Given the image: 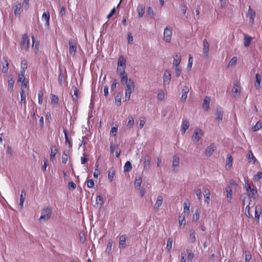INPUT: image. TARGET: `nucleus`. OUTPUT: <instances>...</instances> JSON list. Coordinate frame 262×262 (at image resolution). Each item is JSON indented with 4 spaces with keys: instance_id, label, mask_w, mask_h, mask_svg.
<instances>
[{
    "instance_id": "1",
    "label": "nucleus",
    "mask_w": 262,
    "mask_h": 262,
    "mask_svg": "<svg viewBox=\"0 0 262 262\" xmlns=\"http://www.w3.org/2000/svg\"><path fill=\"white\" fill-rule=\"evenodd\" d=\"M121 82L125 83V98L126 100H129L131 93L135 90V84L131 79H128L127 75L121 77Z\"/></svg>"
},
{
    "instance_id": "2",
    "label": "nucleus",
    "mask_w": 262,
    "mask_h": 262,
    "mask_svg": "<svg viewBox=\"0 0 262 262\" xmlns=\"http://www.w3.org/2000/svg\"><path fill=\"white\" fill-rule=\"evenodd\" d=\"M126 62V59L123 56H119L118 59L117 72L119 74L120 77L127 75L125 71Z\"/></svg>"
},
{
    "instance_id": "3",
    "label": "nucleus",
    "mask_w": 262,
    "mask_h": 262,
    "mask_svg": "<svg viewBox=\"0 0 262 262\" xmlns=\"http://www.w3.org/2000/svg\"><path fill=\"white\" fill-rule=\"evenodd\" d=\"M52 212L51 207L43 208L41 211V215L39 219L40 222H46L50 220Z\"/></svg>"
},
{
    "instance_id": "4",
    "label": "nucleus",
    "mask_w": 262,
    "mask_h": 262,
    "mask_svg": "<svg viewBox=\"0 0 262 262\" xmlns=\"http://www.w3.org/2000/svg\"><path fill=\"white\" fill-rule=\"evenodd\" d=\"M252 198L249 196L247 193H244L240 197V200L244 206H249L251 207H253L255 205V203L252 201Z\"/></svg>"
},
{
    "instance_id": "5",
    "label": "nucleus",
    "mask_w": 262,
    "mask_h": 262,
    "mask_svg": "<svg viewBox=\"0 0 262 262\" xmlns=\"http://www.w3.org/2000/svg\"><path fill=\"white\" fill-rule=\"evenodd\" d=\"M172 29L166 27L164 30L163 40L166 43H170L172 38Z\"/></svg>"
},
{
    "instance_id": "6",
    "label": "nucleus",
    "mask_w": 262,
    "mask_h": 262,
    "mask_svg": "<svg viewBox=\"0 0 262 262\" xmlns=\"http://www.w3.org/2000/svg\"><path fill=\"white\" fill-rule=\"evenodd\" d=\"M203 132L200 128H196L192 136V140L194 142H198L202 137Z\"/></svg>"
},
{
    "instance_id": "7",
    "label": "nucleus",
    "mask_w": 262,
    "mask_h": 262,
    "mask_svg": "<svg viewBox=\"0 0 262 262\" xmlns=\"http://www.w3.org/2000/svg\"><path fill=\"white\" fill-rule=\"evenodd\" d=\"M171 79V74L170 70H165L163 76V84L164 85L169 84L170 82Z\"/></svg>"
},
{
    "instance_id": "8",
    "label": "nucleus",
    "mask_w": 262,
    "mask_h": 262,
    "mask_svg": "<svg viewBox=\"0 0 262 262\" xmlns=\"http://www.w3.org/2000/svg\"><path fill=\"white\" fill-rule=\"evenodd\" d=\"M29 40L27 34H24L22 36V40L21 41V46L22 49L27 50L29 48Z\"/></svg>"
},
{
    "instance_id": "9",
    "label": "nucleus",
    "mask_w": 262,
    "mask_h": 262,
    "mask_svg": "<svg viewBox=\"0 0 262 262\" xmlns=\"http://www.w3.org/2000/svg\"><path fill=\"white\" fill-rule=\"evenodd\" d=\"M209 47L210 45L206 39H204L203 41V54L206 58L209 57Z\"/></svg>"
},
{
    "instance_id": "10",
    "label": "nucleus",
    "mask_w": 262,
    "mask_h": 262,
    "mask_svg": "<svg viewBox=\"0 0 262 262\" xmlns=\"http://www.w3.org/2000/svg\"><path fill=\"white\" fill-rule=\"evenodd\" d=\"M150 161L151 158L150 157L146 155L144 157V167L143 170L145 171H148L150 169Z\"/></svg>"
},
{
    "instance_id": "11",
    "label": "nucleus",
    "mask_w": 262,
    "mask_h": 262,
    "mask_svg": "<svg viewBox=\"0 0 262 262\" xmlns=\"http://www.w3.org/2000/svg\"><path fill=\"white\" fill-rule=\"evenodd\" d=\"M69 53L71 55H74L77 50L76 43L72 39L69 41Z\"/></svg>"
},
{
    "instance_id": "12",
    "label": "nucleus",
    "mask_w": 262,
    "mask_h": 262,
    "mask_svg": "<svg viewBox=\"0 0 262 262\" xmlns=\"http://www.w3.org/2000/svg\"><path fill=\"white\" fill-rule=\"evenodd\" d=\"M163 198L162 195H158L157 196V200L154 206V209L158 211L160 209L161 206H162V203H163Z\"/></svg>"
},
{
    "instance_id": "13",
    "label": "nucleus",
    "mask_w": 262,
    "mask_h": 262,
    "mask_svg": "<svg viewBox=\"0 0 262 262\" xmlns=\"http://www.w3.org/2000/svg\"><path fill=\"white\" fill-rule=\"evenodd\" d=\"M241 86L240 83L238 82L234 83L233 89L232 92L234 97H238L240 95Z\"/></svg>"
},
{
    "instance_id": "14",
    "label": "nucleus",
    "mask_w": 262,
    "mask_h": 262,
    "mask_svg": "<svg viewBox=\"0 0 262 262\" xmlns=\"http://www.w3.org/2000/svg\"><path fill=\"white\" fill-rule=\"evenodd\" d=\"M180 158L178 156L174 155L172 157V168L174 171L177 170L179 167Z\"/></svg>"
},
{
    "instance_id": "15",
    "label": "nucleus",
    "mask_w": 262,
    "mask_h": 262,
    "mask_svg": "<svg viewBox=\"0 0 262 262\" xmlns=\"http://www.w3.org/2000/svg\"><path fill=\"white\" fill-rule=\"evenodd\" d=\"M189 91V88L187 86L184 85L182 86V96H181V100L185 102L187 97L188 93Z\"/></svg>"
},
{
    "instance_id": "16",
    "label": "nucleus",
    "mask_w": 262,
    "mask_h": 262,
    "mask_svg": "<svg viewBox=\"0 0 262 262\" xmlns=\"http://www.w3.org/2000/svg\"><path fill=\"white\" fill-rule=\"evenodd\" d=\"M216 148V146L214 143L211 144L209 146H208L205 150V154L208 156H211L213 153L214 151Z\"/></svg>"
},
{
    "instance_id": "17",
    "label": "nucleus",
    "mask_w": 262,
    "mask_h": 262,
    "mask_svg": "<svg viewBox=\"0 0 262 262\" xmlns=\"http://www.w3.org/2000/svg\"><path fill=\"white\" fill-rule=\"evenodd\" d=\"M21 4L19 2H16L13 6V8L14 9V14L16 16H20V8H21Z\"/></svg>"
},
{
    "instance_id": "18",
    "label": "nucleus",
    "mask_w": 262,
    "mask_h": 262,
    "mask_svg": "<svg viewBox=\"0 0 262 262\" xmlns=\"http://www.w3.org/2000/svg\"><path fill=\"white\" fill-rule=\"evenodd\" d=\"M181 61V56L180 54H177L173 56V67L179 66Z\"/></svg>"
},
{
    "instance_id": "19",
    "label": "nucleus",
    "mask_w": 262,
    "mask_h": 262,
    "mask_svg": "<svg viewBox=\"0 0 262 262\" xmlns=\"http://www.w3.org/2000/svg\"><path fill=\"white\" fill-rule=\"evenodd\" d=\"M126 237L124 235H122L119 237V247L120 248H124L126 247Z\"/></svg>"
},
{
    "instance_id": "20",
    "label": "nucleus",
    "mask_w": 262,
    "mask_h": 262,
    "mask_svg": "<svg viewBox=\"0 0 262 262\" xmlns=\"http://www.w3.org/2000/svg\"><path fill=\"white\" fill-rule=\"evenodd\" d=\"M248 16L249 17L250 21L253 24L254 23L255 13V11L251 8L250 6H249V7Z\"/></svg>"
},
{
    "instance_id": "21",
    "label": "nucleus",
    "mask_w": 262,
    "mask_h": 262,
    "mask_svg": "<svg viewBox=\"0 0 262 262\" xmlns=\"http://www.w3.org/2000/svg\"><path fill=\"white\" fill-rule=\"evenodd\" d=\"M226 199L229 203H230L232 200V190L230 186H228L226 188Z\"/></svg>"
},
{
    "instance_id": "22",
    "label": "nucleus",
    "mask_w": 262,
    "mask_h": 262,
    "mask_svg": "<svg viewBox=\"0 0 262 262\" xmlns=\"http://www.w3.org/2000/svg\"><path fill=\"white\" fill-rule=\"evenodd\" d=\"M210 100L211 99L209 97H206L205 98L202 105V107L205 111H208L209 110Z\"/></svg>"
},
{
    "instance_id": "23",
    "label": "nucleus",
    "mask_w": 262,
    "mask_h": 262,
    "mask_svg": "<svg viewBox=\"0 0 262 262\" xmlns=\"http://www.w3.org/2000/svg\"><path fill=\"white\" fill-rule=\"evenodd\" d=\"M261 213V208L260 205H256L255 207V218L259 222V216Z\"/></svg>"
},
{
    "instance_id": "24",
    "label": "nucleus",
    "mask_w": 262,
    "mask_h": 262,
    "mask_svg": "<svg viewBox=\"0 0 262 262\" xmlns=\"http://www.w3.org/2000/svg\"><path fill=\"white\" fill-rule=\"evenodd\" d=\"M223 111L221 108H217L216 113V119L221 122L223 120Z\"/></svg>"
},
{
    "instance_id": "25",
    "label": "nucleus",
    "mask_w": 262,
    "mask_h": 262,
    "mask_svg": "<svg viewBox=\"0 0 262 262\" xmlns=\"http://www.w3.org/2000/svg\"><path fill=\"white\" fill-rule=\"evenodd\" d=\"M58 152V148L56 146L52 145L51 147L50 159L52 160Z\"/></svg>"
},
{
    "instance_id": "26",
    "label": "nucleus",
    "mask_w": 262,
    "mask_h": 262,
    "mask_svg": "<svg viewBox=\"0 0 262 262\" xmlns=\"http://www.w3.org/2000/svg\"><path fill=\"white\" fill-rule=\"evenodd\" d=\"M189 122L187 119H184L183 121V124L182 127V134H184L186 130L189 128Z\"/></svg>"
},
{
    "instance_id": "27",
    "label": "nucleus",
    "mask_w": 262,
    "mask_h": 262,
    "mask_svg": "<svg viewBox=\"0 0 262 262\" xmlns=\"http://www.w3.org/2000/svg\"><path fill=\"white\" fill-rule=\"evenodd\" d=\"M113 241L112 239H109L107 242L105 252L108 255H110L112 253V251Z\"/></svg>"
},
{
    "instance_id": "28",
    "label": "nucleus",
    "mask_w": 262,
    "mask_h": 262,
    "mask_svg": "<svg viewBox=\"0 0 262 262\" xmlns=\"http://www.w3.org/2000/svg\"><path fill=\"white\" fill-rule=\"evenodd\" d=\"M261 77L259 74H256L255 75V86L257 89H259L260 87V81Z\"/></svg>"
},
{
    "instance_id": "29",
    "label": "nucleus",
    "mask_w": 262,
    "mask_h": 262,
    "mask_svg": "<svg viewBox=\"0 0 262 262\" xmlns=\"http://www.w3.org/2000/svg\"><path fill=\"white\" fill-rule=\"evenodd\" d=\"M74 94L72 95V99L74 103L77 104L78 103V89L77 88L74 87Z\"/></svg>"
},
{
    "instance_id": "30",
    "label": "nucleus",
    "mask_w": 262,
    "mask_h": 262,
    "mask_svg": "<svg viewBox=\"0 0 262 262\" xmlns=\"http://www.w3.org/2000/svg\"><path fill=\"white\" fill-rule=\"evenodd\" d=\"M251 39H252V38L250 36H249L247 34H245L244 42V46L246 47H248L250 46Z\"/></svg>"
},
{
    "instance_id": "31",
    "label": "nucleus",
    "mask_w": 262,
    "mask_h": 262,
    "mask_svg": "<svg viewBox=\"0 0 262 262\" xmlns=\"http://www.w3.org/2000/svg\"><path fill=\"white\" fill-rule=\"evenodd\" d=\"M138 16L142 17L145 13V7L143 5H139L137 8Z\"/></svg>"
},
{
    "instance_id": "32",
    "label": "nucleus",
    "mask_w": 262,
    "mask_h": 262,
    "mask_svg": "<svg viewBox=\"0 0 262 262\" xmlns=\"http://www.w3.org/2000/svg\"><path fill=\"white\" fill-rule=\"evenodd\" d=\"M190 235L189 239L190 241V242L194 243L195 242V231L193 229H191L189 231Z\"/></svg>"
},
{
    "instance_id": "33",
    "label": "nucleus",
    "mask_w": 262,
    "mask_h": 262,
    "mask_svg": "<svg viewBox=\"0 0 262 262\" xmlns=\"http://www.w3.org/2000/svg\"><path fill=\"white\" fill-rule=\"evenodd\" d=\"M248 158L250 162H251L253 164H254L256 162V159L254 156L253 152L251 150L249 151Z\"/></svg>"
},
{
    "instance_id": "34",
    "label": "nucleus",
    "mask_w": 262,
    "mask_h": 262,
    "mask_svg": "<svg viewBox=\"0 0 262 262\" xmlns=\"http://www.w3.org/2000/svg\"><path fill=\"white\" fill-rule=\"evenodd\" d=\"M42 19H45L46 22V25L49 26L50 14L49 12H44L42 16Z\"/></svg>"
},
{
    "instance_id": "35",
    "label": "nucleus",
    "mask_w": 262,
    "mask_h": 262,
    "mask_svg": "<svg viewBox=\"0 0 262 262\" xmlns=\"http://www.w3.org/2000/svg\"><path fill=\"white\" fill-rule=\"evenodd\" d=\"M108 179L110 182H112L114 175L115 174V170L111 168L108 170Z\"/></svg>"
},
{
    "instance_id": "36",
    "label": "nucleus",
    "mask_w": 262,
    "mask_h": 262,
    "mask_svg": "<svg viewBox=\"0 0 262 262\" xmlns=\"http://www.w3.org/2000/svg\"><path fill=\"white\" fill-rule=\"evenodd\" d=\"M232 164V157L230 155H227V162L226 164V169H229Z\"/></svg>"
},
{
    "instance_id": "37",
    "label": "nucleus",
    "mask_w": 262,
    "mask_h": 262,
    "mask_svg": "<svg viewBox=\"0 0 262 262\" xmlns=\"http://www.w3.org/2000/svg\"><path fill=\"white\" fill-rule=\"evenodd\" d=\"M20 96H21V102H23L25 104V106H26V95L24 89L21 88V91L20 92Z\"/></svg>"
},
{
    "instance_id": "38",
    "label": "nucleus",
    "mask_w": 262,
    "mask_h": 262,
    "mask_svg": "<svg viewBox=\"0 0 262 262\" xmlns=\"http://www.w3.org/2000/svg\"><path fill=\"white\" fill-rule=\"evenodd\" d=\"M157 99L160 101H163L165 99V93L162 90L159 91L157 95Z\"/></svg>"
},
{
    "instance_id": "39",
    "label": "nucleus",
    "mask_w": 262,
    "mask_h": 262,
    "mask_svg": "<svg viewBox=\"0 0 262 262\" xmlns=\"http://www.w3.org/2000/svg\"><path fill=\"white\" fill-rule=\"evenodd\" d=\"M96 202L97 205H99V208H100L103 204V198L101 195H98Z\"/></svg>"
},
{
    "instance_id": "40",
    "label": "nucleus",
    "mask_w": 262,
    "mask_h": 262,
    "mask_svg": "<svg viewBox=\"0 0 262 262\" xmlns=\"http://www.w3.org/2000/svg\"><path fill=\"white\" fill-rule=\"evenodd\" d=\"M186 252L187 253V259L188 260L192 261L194 257V254L190 249H187Z\"/></svg>"
},
{
    "instance_id": "41",
    "label": "nucleus",
    "mask_w": 262,
    "mask_h": 262,
    "mask_svg": "<svg viewBox=\"0 0 262 262\" xmlns=\"http://www.w3.org/2000/svg\"><path fill=\"white\" fill-rule=\"evenodd\" d=\"M262 128V123L260 121H258L256 124L252 128L253 132H256Z\"/></svg>"
},
{
    "instance_id": "42",
    "label": "nucleus",
    "mask_w": 262,
    "mask_h": 262,
    "mask_svg": "<svg viewBox=\"0 0 262 262\" xmlns=\"http://www.w3.org/2000/svg\"><path fill=\"white\" fill-rule=\"evenodd\" d=\"M14 81L12 79H9L8 81V89L9 91L12 92L13 91V88L14 85Z\"/></svg>"
},
{
    "instance_id": "43",
    "label": "nucleus",
    "mask_w": 262,
    "mask_h": 262,
    "mask_svg": "<svg viewBox=\"0 0 262 262\" xmlns=\"http://www.w3.org/2000/svg\"><path fill=\"white\" fill-rule=\"evenodd\" d=\"M142 180L141 177H139L138 178H136L135 181V186L136 188H139L141 186L142 184Z\"/></svg>"
},
{
    "instance_id": "44",
    "label": "nucleus",
    "mask_w": 262,
    "mask_h": 262,
    "mask_svg": "<svg viewBox=\"0 0 262 262\" xmlns=\"http://www.w3.org/2000/svg\"><path fill=\"white\" fill-rule=\"evenodd\" d=\"M132 164L129 161H127L125 165L124 166V171H129L132 169Z\"/></svg>"
},
{
    "instance_id": "45",
    "label": "nucleus",
    "mask_w": 262,
    "mask_h": 262,
    "mask_svg": "<svg viewBox=\"0 0 262 262\" xmlns=\"http://www.w3.org/2000/svg\"><path fill=\"white\" fill-rule=\"evenodd\" d=\"M194 191L198 199L199 200H201L202 199V193H201V189H200L199 188H195L194 189Z\"/></svg>"
},
{
    "instance_id": "46",
    "label": "nucleus",
    "mask_w": 262,
    "mask_h": 262,
    "mask_svg": "<svg viewBox=\"0 0 262 262\" xmlns=\"http://www.w3.org/2000/svg\"><path fill=\"white\" fill-rule=\"evenodd\" d=\"M134 124V118H133V117L130 116L129 118V120H128L127 126L128 128H131L133 127Z\"/></svg>"
},
{
    "instance_id": "47",
    "label": "nucleus",
    "mask_w": 262,
    "mask_h": 262,
    "mask_svg": "<svg viewBox=\"0 0 262 262\" xmlns=\"http://www.w3.org/2000/svg\"><path fill=\"white\" fill-rule=\"evenodd\" d=\"M173 241L171 238H168L166 246V249L168 251H170L172 248Z\"/></svg>"
},
{
    "instance_id": "48",
    "label": "nucleus",
    "mask_w": 262,
    "mask_h": 262,
    "mask_svg": "<svg viewBox=\"0 0 262 262\" xmlns=\"http://www.w3.org/2000/svg\"><path fill=\"white\" fill-rule=\"evenodd\" d=\"M79 237L80 242L81 243H84L86 239V237H85V234L83 232H80L79 233Z\"/></svg>"
},
{
    "instance_id": "49",
    "label": "nucleus",
    "mask_w": 262,
    "mask_h": 262,
    "mask_svg": "<svg viewBox=\"0 0 262 262\" xmlns=\"http://www.w3.org/2000/svg\"><path fill=\"white\" fill-rule=\"evenodd\" d=\"M199 216H200V210L199 209H197L194 214L192 216V220L193 221H197L199 220Z\"/></svg>"
},
{
    "instance_id": "50",
    "label": "nucleus",
    "mask_w": 262,
    "mask_h": 262,
    "mask_svg": "<svg viewBox=\"0 0 262 262\" xmlns=\"http://www.w3.org/2000/svg\"><path fill=\"white\" fill-rule=\"evenodd\" d=\"M63 133H64V136H65V139H66V144H68L69 145V146L71 147V143H70V141L69 139V138H68V132H67V130L66 129H63Z\"/></svg>"
},
{
    "instance_id": "51",
    "label": "nucleus",
    "mask_w": 262,
    "mask_h": 262,
    "mask_svg": "<svg viewBox=\"0 0 262 262\" xmlns=\"http://www.w3.org/2000/svg\"><path fill=\"white\" fill-rule=\"evenodd\" d=\"M236 62H237V58L236 57H233L232 58V59L229 62L228 66V67H232L236 64Z\"/></svg>"
},
{
    "instance_id": "52",
    "label": "nucleus",
    "mask_w": 262,
    "mask_h": 262,
    "mask_svg": "<svg viewBox=\"0 0 262 262\" xmlns=\"http://www.w3.org/2000/svg\"><path fill=\"white\" fill-rule=\"evenodd\" d=\"M58 102V97L54 94H52L51 103L56 104Z\"/></svg>"
},
{
    "instance_id": "53",
    "label": "nucleus",
    "mask_w": 262,
    "mask_h": 262,
    "mask_svg": "<svg viewBox=\"0 0 262 262\" xmlns=\"http://www.w3.org/2000/svg\"><path fill=\"white\" fill-rule=\"evenodd\" d=\"M43 96V92L41 91H39L38 93V103L40 104L42 103Z\"/></svg>"
},
{
    "instance_id": "54",
    "label": "nucleus",
    "mask_w": 262,
    "mask_h": 262,
    "mask_svg": "<svg viewBox=\"0 0 262 262\" xmlns=\"http://www.w3.org/2000/svg\"><path fill=\"white\" fill-rule=\"evenodd\" d=\"M257 193V190L256 189H252L248 194L249 196L252 198L253 200L255 198V195Z\"/></svg>"
},
{
    "instance_id": "55",
    "label": "nucleus",
    "mask_w": 262,
    "mask_h": 262,
    "mask_svg": "<svg viewBox=\"0 0 262 262\" xmlns=\"http://www.w3.org/2000/svg\"><path fill=\"white\" fill-rule=\"evenodd\" d=\"M25 72L24 71H20V73L18 75V81L21 82L22 81H24V79H26L25 77Z\"/></svg>"
},
{
    "instance_id": "56",
    "label": "nucleus",
    "mask_w": 262,
    "mask_h": 262,
    "mask_svg": "<svg viewBox=\"0 0 262 262\" xmlns=\"http://www.w3.org/2000/svg\"><path fill=\"white\" fill-rule=\"evenodd\" d=\"M147 13L150 16V17H154L155 15V12L153 10V9L151 7H148Z\"/></svg>"
},
{
    "instance_id": "57",
    "label": "nucleus",
    "mask_w": 262,
    "mask_h": 262,
    "mask_svg": "<svg viewBox=\"0 0 262 262\" xmlns=\"http://www.w3.org/2000/svg\"><path fill=\"white\" fill-rule=\"evenodd\" d=\"M184 205V213L189 214L190 212L189 205H187V203L185 202Z\"/></svg>"
},
{
    "instance_id": "58",
    "label": "nucleus",
    "mask_w": 262,
    "mask_h": 262,
    "mask_svg": "<svg viewBox=\"0 0 262 262\" xmlns=\"http://www.w3.org/2000/svg\"><path fill=\"white\" fill-rule=\"evenodd\" d=\"M250 207H251V206H246L245 209V214L248 217H250L252 216L251 214L250 213V211H249Z\"/></svg>"
},
{
    "instance_id": "59",
    "label": "nucleus",
    "mask_w": 262,
    "mask_h": 262,
    "mask_svg": "<svg viewBox=\"0 0 262 262\" xmlns=\"http://www.w3.org/2000/svg\"><path fill=\"white\" fill-rule=\"evenodd\" d=\"M175 70V73L177 77H179L181 73L182 70L179 66L173 67Z\"/></svg>"
},
{
    "instance_id": "60",
    "label": "nucleus",
    "mask_w": 262,
    "mask_h": 262,
    "mask_svg": "<svg viewBox=\"0 0 262 262\" xmlns=\"http://www.w3.org/2000/svg\"><path fill=\"white\" fill-rule=\"evenodd\" d=\"M29 0H24L23 2L22 7L25 9L27 10L29 8Z\"/></svg>"
},
{
    "instance_id": "61",
    "label": "nucleus",
    "mask_w": 262,
    "mask_h": 262,
    "mask_svg": "<svg viewBox=\"0 0 262 262\" xmlns=\"http://www.w3.org/2000/svg\"><path fill=\"white\" fill-rule=\"evenodd\" d=\"M27 68V62L25 60H23L21 63V71L25 72V70Z\"/></svg>"
},
{
    "instance_id": "62",
    "label": "nucleus",
    "mask_w": 262,
    "mask_h": 262,
    "mask_svg": "<svg viewBox=\"0 0 262 262\" xmlns=\"http://www.w3.org/2000/svg\"><path fill=\"white\" fill-rule=\"evenodd\" d=\"M68 156L67 154L63 152V156L62 157V162L64 164H66L68 161Z\"/></svg>"
},
{
    "instance_id": "63",
    "label": "nucleus",
    "mask_w": 262,
    "mask_h": 262,
    "mask_svg": "<svg viewBox=\"0 0 262 262\" xmlns=\"http://www.w3.org/2000/svg\"><path fill=\"white\" fill-rule=\"evenodd\" d=\"M262 178V172H257L254 177V179L255 180H259L260 179Z\"/></svg>"
},
{
    "instance_id": "64",
    "label": "nucleus",
    "mask_w": 262,
    "mask_h": 262,
    "mask_svg": "<svg viewBox=\"0 0 262 262\" xmlns=\"http://www.w3.org/2000/svg\"><path fill=\"white\" fill-rule=\"evenodd\" d=\"M87 185L89 188H93L94 186V183L93 180H89L87 182Z\"/></svg>"
}]
</instances>
